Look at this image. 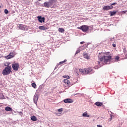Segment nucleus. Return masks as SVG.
<instances>
[{
	"label": "nucleus",
	"instance_id": "nucleus-37",
	"mask_svg": "<svg viewBox=\"0 0 127 127\" xmlns=\"http://www.w3.org/2000/svg\"><path fill=\"white\" fill-rule=\"evenodd\" d=\"M126 57H127V55H126Z\"/></svg>",
	"mask_w": 127,
	"mask_h": 127
},
{
	"label": "nucleus",
	"instance_id": "nucleus-6",
	"mask_svg": "<svg viewBox=\"0 0 127 127\" xmlns=\"http://www.w3.org/2000/svg\"><path fill=\"white\" fill-rule=\"evenodd\" d=\"M38 95H39V91L38 90H37L36 92V94L34 96L33 101L34 104H37V101H38Z\"/></svg>",
	"mask_w": 127,
	"mask_h": 127
},
{
	"label": "nucleus",
	"instance_id": "nucleus-8",
	"mask_svg": "<svg viewBox=\"0 0 127 127\" xmlns=\"http://www.w3.org/2000/svg\"><path fill=\"white\" fill-rule=\"evenodd\" d=\"M114 8V6L111 5V6H104L103 7V9H104V10H110V9H112V8Z\"/></svg>",
	"mask_w": 127,
	"mask_h": 127
},
{
	"label": "nucleus",
	"instance_id": "nucleus-17",
	"mask_svg": "<svg viewBox=\"0 0 127 127\" xmlns=\"http://www.w3.org/2000/svg\"><path fill=\"white\" fill-rule=\"evenodd\" d=\"M31 121H33V122H36V121H37V118L35 116H33L31 117Z\"/></svg>",
	"mask_w": 127,
	"mask_h": 127
},
{
	"label": "nucleus",
	"instance_id": "nucleus-31",
	"mask_svg": "<svg viewBox=\"0 0 127 127\" xmlns=\"http://www.w3.org/2000/svg\"><path fill=\"white\" fill-rule=\"evenodd\" d=\"M80 53V50H77L76 51L75 54H78V53Z\"/></svg>",
	"mask_w": 127,
	"mask_h": 127
},
{
	"label": "nucleus",
	"instance_id": "nucleus-38",
	"mask_svg": "<svg viewBox=\"0 0 127 127\" xmlns=\"http://www.w3.org/2000/svg\"><path fill=\"white\" fill-rule=\"evenodd\" d=\"M98 64H100V62H98Z\"/></svg>",
	"mask_w": 127,
	"mask_h": 127
},
{
	"label": "nucleus",
	"instance_id": "nucleus-27",
	"mask_svg": "<svg viewBox=\"0 0 127 127\" xmlns=\"http://www.w3.org/2000/svg\"><path fill=\"white\" fill-rule=\"evenodd\" d=\"M123 52H124V53H125V54L127 53V49L126 48H124L123 49Z\"/></svg>",
	"mask_w": 127,
	"mask_h": 127
},
{
	"label": "nucleus",
	"instance_id": "nucleus-30",
	"mask_svg": "<svg viewBox=\"0 0 127 127\" xmlns=\"http://www.w3.org/2000/svg\"><path fill=\"white\" fill-rule=\"evenodd\" d=\"M115 59H116V60H117V61H119V59H120V57H116L115 58Z\"/></svg>",
	"mask_w": 127,
	"mask_h": 127
},
{
	"label": "nucleus",
	"instance_id": "nucleus-2",
	"mask_svg": "<svg viewBox=\"0 0 127 127\" xmlns=\"http://www.w3.org/2000/svg\"><path fill=\"white\" fill-rule=\"evenodd\" d=\"M55 1H56L55 0H50L49 1H46L44 3V6L47 8H49V7L55 8V7H56V5L54 4Z\"/></svg>",
	"mask_w": 127,
	"mask_h": 127
},
{
	"label": "nucleus",
	"instance_id": "nucleus-13",
	"mask_svg": "<svg viewBox=\"0 0 127 127\" xmlns=\"http://www.w3.org/2000/svg\"><path fill=\"white\" fill-rule=\"evenodd\" d=\"M83 56L84 58H85V59H87V60H89V59H90V56H88L87 53H83Z\"/></svg>",
	"mask_w": 127,
	"mask_h": 127
},
{
	"label": "nucleus",
	"instance_id": "nucleus-19",
	"mask_svg": "<svg viewBox=\"0 0 127 127\" xmlns=\"http://www.w3.org/2000/svg\"><path fill=\"white\" fill-rule=\"evenodd\" d=\"M59 31L61 32V33H63L65 31V30L63 28H59Z\"/></svg>",
	"mask_w": 127,
	"mask_h": 127
},
{
	"label": "nucleus",
	"instance_id": "nucleus-32",
	"mask_svg": "<svg viewBox=\"0 0 127 127\" xmlns=\"http://www.w3.org/2000/svg\"><path fill=\"white\" fill-rule=\"evenodd\" d=\"M115 4H117V3L114 2V3H113L112 4H111V5H112V6H113V5H115Z\"/></svg>",
	"mask_w": 127,
	"mask_h": 127
},
{
	"label": "nucleus",
	"instance_id": "nucleus-29",
	"mask_svg": "<svg viewBox=\"0 0 127 127\" xmlns=\"http://www.w3.org/2000/svg\"><path fill=\"white\" fill-rule=\"evenodd\" d=\"M58 111V112H63V108L59 109Z\"/></svg>",
	"mask_w": 127,
	"mask_h": 127
},
{
	"label": "nucleus",
	"instance_id": "nucleus-39",
	"mask_svg": "<svg viewBox=\"0 0 127 127\" xmlns=\"http://www.w3.org/2000/svg\"><path fill=\"white\" fill-rule=\"evenodd\" d=\"M20 113H21V114H22V112H20Z\"/></svg>",
	"mask_w": 127,
	"mask_h": 127
},
{
	"label": "nucleus",
	"instance_id": "nucleus-4",
	"mask_svg": "<svg viewBox=\"0 0 127 127\" xmlns=\"http://www.w3.org/2000/svg\"><path fill=\"white\" fill-rule=\"evenodd\" d=\"M12 68L14 71L17 72V71H18V69H19V64L14 62L12 64Z\"/></svg>",
	"mask_w": 127,
	"mask_h": 127
},
{
	"label": "nucleus",
	"instance_id": "nucleus-23",
	"mask_svg": "<svg viewBox=\"0 0 127 127\" xmlns=\"http://www.w3.org/2000/svg\"><path fill=\"white\" fill-rule=\"evenodd\" d=\"M32 87H33V88H34V89H36V84H35V83H32Z\"/></svg>",
	"mask_w": 127,
	"mask_h": 127
},
{
	"label": "nucleus",
	"instance_id": "nucleus-22",
	"mask_svg": "<svg viewBox=\"0 0 127 127\" xmlns=\"http://www.w3.org/2000/svg\"><path fill=\"white\" fill-rule=\"evenodd\" d=\"M66 62H67V60H64V61L60 62L59 65H62V64H64Z\"/></svg>",
	"mask_w": 127,
	"mask_h": 127
},
{
	"label": "nucleus",
	"instance_id": "nucleus-34",
	"mask_svg": "<svg viewBox=\"0 0 127 127\" xmlns=\"http://www.w3.org/2000/svg\"><path fill=\"white\" fill-rule=\"evenodd\" d=\"M112 46H113L114 47H116V44H112Z\"/></svg>",
	"mask_w": 127,
	"mask_h": 127
},
{
	"label": "nucleus",
	"instance_id": "nucleus-3",
	"mask_svg": "<svg viewBox=\"0 0 127 127\" xmlns=\"http://www.w3.org/2000/svg\"><path fill=\"white\" fill-rule=\"evenodd\" d=\"M12 72L11 71V66L8 65L6 66L3 70L2 74L3 76H7V75H9L10 73Z\"/></svg>",
	"mask_w": 127,
	"mask_h": 127
},
{
	"label": "nucleus",
	"instance_id": "nucleus-33",
	"mask_svg": "<svg viewBox=\"0 0 127 127\" xmlns=\"http://www.w3.org/2000/svg\"><path fill=\"white\" fill-rule=\"evenodd\" d=\"M123 12V13H126V12H127V10L122 11V13Z\"/></svg>",
	"mask_w": 127,
	"mask_h": 127
},
{
	"label": "nucleus",
	"instance_id": "nucleus-24",
	"mask_svg": "<svg viewBox=\"0 0 127 127\" xmlns=\"http://www.w3.org/2000/svg\"><path fill=\"white\" fill-rule=\"evenodd\" d=\"M63 77V78H65V79H70V76H69V75H64Z\"/></svg>",
	"mask_w": 127,
	"mask_h": 127
},
{
	"label": "nucleus",
	"instance_id": "nucleus-25",
	"mask_svg": "<svg viewBox=\"0 0 127 127\" xmlns=\"http://www.w3.org/2000/svg\"><path fill=\"white\" fill-rule=\"evenodd\" d=\"M79 72L81 73H85V69H83L82 68L79 69Z\"/></svg>",
	"mask_w": 127,
	"mask_h": 127
},
{
	"label": "nucleus",
	"instance_id": "nucleus-5",
	"mask_svg": "<svg viewBox=\"0 0 127 127\" xmlns=\"http://www.w3.org/2000/svg\"><path fill=\"white\" fill-rule=\"evenodd\" d=\"M77 28L78 29H80V30H82V31H83V32H87V31L89 30V26L85 25L81 26Z\"/></svg>",
	"mask_w": 127,
	"mask_h": 127
},
{
	"label": "nucleus",
	"instance_id": "nucleus-12",
	"mask_svg": "<svg viewBox=\"0 0 127 127\" xmlns=\"http://www.w3.org/2000/svg\"><path fill=\"white\" fill-rule=\"evenodd\" d=\"M38 28L40 29V30H46L48 29V28L45 27V26H40Z\"/></svg>",
	"mask_w": 127,
	"mask_h": 127
},
{
	"label": "nucleus",
	"instance_id": "nucleus-16",
	"mask_svg": "<svg viewBox=\"0 0 127 127\" xmlns=\"http://www.w3.org/2000/svg\"><path fill=\"white\" fill-rule=\"evenodd\" d=\"M64 82L65 84H66L67 86H69V85H70V81H69L67 79H64Z\"/></svg>",
	"mask_w": 127,
	"mask_h": 127
},
{
	"label": "nucleus",
	"instance_id": "nucleus-1",
	"mask_svg": "<svg viewBox=\"0 0 127 127\" xmlns=\"http://www.w3.org/2000/svg\"><path fill=\"white\" fill-rule=\"evenodd\" d=\"M100 56H99V60L100 62L104 63L105 64H108V62L111 61L112 59V54L110 52L103 53L101 52L99 53Z\"/></svg>",
	"mask_w": 127,
	"mask_h": 127
},
{
	"label": "nucleus",
	"instance_id": "nucleus-21",
	"mask_svg": "<svg viewBox=\"0 0 127 127\" xmlns=\"http://www.w3.org/2000/svg\"><path fill=\"white\" fill-rule=\"evenodd\" d=\"M5 58H6L7 59H11V58H12V57L10 56V55H8L4 57Z\"/></svg>",
	"mask_w": 127,
	"mask_h": 127
},
{
	"label": "nucleus",
	"instance_id": "nucleus-40",
	"mask_svg": "<svg viewBox=\"0 0 127 127\" xmlns=\"http://www.w3.org/2000/svg\"><path fill=\"white\" fill-rule=\"evenodd\" d=\"M0 7H1V6H0Z\"/></svg>",
	"mask_w": 127,
	"mask_h": 127
},
{
	"label": "nucleus",
	"instance_id": "nucleus-9",
	"mask_svg": "<svg viewBox=\"0 0 127 127\" xmlns=\"http://www.w3.org/2000/svg\"><path fill=\"white\" fill-rule=\"evenodd\" d=\"M84 71L85 74H90L93 69L91 67H88V68H84Z\"/></svg>",
	"mask_w": 127,
	"mask_h": 127
},
{
	"label": "nucleus",
	"instance_id": "nucleus-11",
	"mask_svg": "<svg viewBox=\"0 0 127 127\" xmlns=\"http://www.w3.org/2000/svg\"><path fill=\"white\" fill-rule=\"evenodd\" d=\"M5 111H6V112H13V109L8 106H7L5 108Z\"/></svg>",
	"mask_w": 127,
	"mask_h": 127
},
{
	"label": "nucleus",
	"instance_id": "nucleus-14",
	"mask_svg": "<svg viewBox=\"0 0 127 127\" xmlns=\"http://www.w3.org/2000/svg\"><path fill=\"white\" fill-rule=\"evenodd\" d=\"M95 105H96V106H97V107H102V106L104 105V103L102 102H97L95 103Z\"/></svg>",
	"mask_w": 127,
	"mask_h": 127
},
{
	"label": "nucleus",
	"instance_id": "nucleus-35",
	"mask_svg": "<svg viewBox=\"0 0 127 127\" xmlns=\"http://www.w3.org/2000/svg\"><path fill=\"white\" fill-rule=\"evenodd\" d=\"M85 43V42H81L80 44H84Z\"/></svg>",
	"mask_w": 127,
	"mask_h": 127
},
{
	"label": "nucleus",
	"instance_id": "nucleus-18",
	"mask_svg": "<svg viewBox=\"0 0 127 127\" xmlns=\"http://www.w3.org/2000/svg\"><path fill=\"white\" fill-rule=\"evenodd\" d=\"M116 14H117L116 11H110V16H113V15H115Z\"/></svg>",
	"mask_w": 127,
	"mask_h": 127
},
{
	"label": "nucleus",
	"instance_id": "nucleus-10",
	"mask_svg": "<svg viewBox=\"0 0 127 127\" xmlns=\"http://www.w3.org/2000/svg\"><path fill=\"white\" fill-rule=\"evenodd\" d=\"M64 103H73V100L71 99H66L64 100Z\"/></svg>",
	"mask_w": 127,
	"mask_h": 127
},
{
	"label": "nucleus",
	"instance_id": "nucleus-7",
	"mask_svg": "<svg viewBox=\"0 0 127 127\" xmlns=\"http://www.w3.org/2000/svg\"><path fill=\"white\" fill-rule=\"evenodd\" d=\"M38 20L39 22H41V23H42V22H45V17H42L41 16H38L37 17Z\"/></svg>",
	"mask_w": 127,
	"mask_h": 127
},
{
	"label": "nucleus",
	"instance_id": "nucleus-28",
	"mask_svg": "<svg viewBox=\"0 0 127 127\" xmlns=\"http://www.w3.org/2000/svg\"><path fill=\"white\" fill-rule=\"evenodd\" d=\"M2 95V97L0 98V100H3V99H4V95H3V94H1Z\"/></svg>",
	"mask_w": 127,
	"mask_h": 127
},
{
	"label": "nucleus",
	"instance_id": "nucleus-26",
	"mask_svg": "<svg viewBox=\"0 0 127 127\" xmlns=\"http://www.w3.org/2000/svg\"><path fill=\"white\" fill-rule=\"evenodd\" d=\"M4 13H5V14H7V13H8V10L6 9H5L4 10Z\"/></svg>",
	"mask_w": 127,
	"mask_h": 127
},
{
	"label": "nucleus",
	"instance_id": "nucleus-15",
	"mask_svg": "<svg viewBox=\"0 0 127 127\" xmlns=\"http://www.w3.org/2000/svg\"><path fill=\"white\" fill-rule=\"evenodd\" d=\"M82 116H83L84 118H89L90 115H88V112H85L82 114Z\"/></svg>",
	"mask_w": 127,
	"mask_h": 127
},
{
	"label": "nucleus",
	"instance_id": "nucleus-36",
	"mask_svg": "<svg viewBox=\"0 0 127 127\" xmlns=\"http://www.w3.org/2000/svg\"><path fill=\"white\" fill-rule=\"evenodd\" d=\"M39 1H41V0H38Z\"/></svg>",
	"mask_w": 127,
	"mask_h": 127
},
{
	"label": "nucleus",
	"instance_id": "nucleus-20",
	"mask_svg": "<svg viewBox=\"0 0 127 127\" xmlns=\"http://www.w3.org/2000/svg\"><path fill=\"white\" fill-rule=\"evenodd\" d=\"M9 55H10V56L12 57V58H13V57H14V56H15V53L14 52H13L12 53H10L9 54Z\"/></svg>",
	"mask_w": 127,
	"mask_h": 127
}]
</instances>
